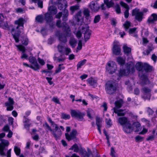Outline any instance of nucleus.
Listing matches in <instances>:
<instances>
[{
    "label": "nucleus",
    "mask_w": 157,
    "mask_h": 157,
    "mask_svg": "<svg viewBox=\"0 0 157 157\" xmlns=\"http://www.w3.org/2000/svg\"><path fill=\"white\" fill-rule=\"evenodd\" d=\"M104 2L108 8L113 7L114 5V3L112 0L110 1L109 0H104Z\"/></svg>",
    "instance_id": "a878e982"
},
{
    "label": "nucleus",
    "mask_w": 157,
    "mask_h": 157,
    "mask_svg": "<svg viewBox=\"0 0 157 157\" xmlns=\"http://www.w3.org/2000/svg\"><path fill=\"white\" fill-rule=\"evenodd\" d=\"M29 60L32 65H30V68L35 71H37L40 68V67L37 62L36 59L33 56H30Z\"/></svg>",
    "instance_id": "1a4fd4ad"
},
{
    "label": "nucleus",
    "mask_w": 157,
    "mask_h": 157,
    "mask_svg": "<svg viewBox=\"0 0 157 157\" xmlns=\"http://www.w3.org/2000/svg\"><path fill=\"white\" fill-rule=\"evenodd\" d=\"M58 49L59 52L63 53L64 52L65 48L64 46L59 44L58 46Z\"/></svg>",
    "instance_id": "79ce46f5"
},
{
    "label": "nucleus",
    "mask_w": 157,
    "mask_h": 157,
    "mask_svg": "<svg viewBox=\"0 0 157 157\" xmlns=\"http://www.w3.org/2000/svg\"><path fill=\"white\" fill-rule=\"evenodd\" d=\"M14 150L16 155L18 156L20 155L21 153V149L19 147L15 146L14 147Z\"/></svg>",
    "instance_id": "58836bf2"
},
{
    "label": "nucleus",
    "mask_w": 157,
    "mask_h": 157,
    "mask_svg": "<svg viewBox=\"0 0 157 157\" xmlns=\"http://www.w3.org/2000/svg\"><path fill=\"white\" fill-rule=\"evenodd\" d=\"M76 36L79 39L82 36V32L80 30L78 31L75 33Z\"/></svg>",
    "instance_id": "6e6d98bb"
},
{
    "label": "nucleus",
    "mask_w": 157,
    "mask_h": 157,
    "mask_svg": "<svg viewBox=\"0 0 157 157\" xmlns=\"http://www.w3.org/2000/svg\"><path fill=\"white\" fill-rule=\"evenodd\" d=\"M61 118L65 120L69 119L70 118V116L69 114L63 113L61 114Z\"/></svg>",
    "instance_id": "a19ab883"
},
{
    "label": "nucleus",
    "mask_w": 157,
    "mask_h": 157,
    "mask_svg": "<svg viewBox=\"0 0 157 157\" xmlns=\"http://www.w3.org/2000/svg\"><path fill=\"white\" fill-rule=\"evenodd\" d=\"M78 9L79 6L77 5L71 6L70 8V9L72 12V14H73L75 11L77 10Z\"/></svg>",
    "instance_id": "a18cd8bd"
},
{
    "label": "nucleus",
    "mask_w": 157,
    "mask_h": 157,
    "mask_svg": "<svg viewBox=\"0 0 157 157\" xmlns=\"http://www.w3.org/2000/svg\"><path fill=\"white\" fill-rule=\"evenodd\" d=\"M101 20L100 16L99 15L96 16L94 20V23H97L98 22Z\"/></svg>",
    "instance_id": "49530a36"
},
{
    "label": "nucleus",
    "mask_w": 157,
    "mask_h": 157,
    "mask_svg": "<svg viewBox=\"0 0 157 157\" xmlns=\"http://www.w3.org/2000/svg\"><path fill=\"white\" fill-rule=\"evenodd\" d=\"M48 10L51 14H56L57 12L56 8L53 6H50L48 8Z\"/></svg>",
    "instance_id": "cd10ccee"
},
{
    "label": "nucleus",
    "mask_w": 157,
    "mask_h": 157,
    "mask_svg": "<svg viewBox=\"0 0 157 157\" xmlns=\"http://www.w3.org/2000/svg\"><path fill=\"white\" fill-rule=\"evenodd\" d=\"M151 59L154 62H156L157 60V56L155 54H153L152 56Z\"/></svg>",
    "instance_id": "774afa93"
},
{
    "label": "nucleus",
    "mask_w": 157,
    "mask_h": 157,
    "mask_svg": "<svg viewBox=\"0 0 157 157\" xmlns=\"http://www.w3.org/2000/svg\"><path fill=\"white\" fill-rule=\"evenodd\" d=\"M77 134V131L75 129H73L70 133L69 135L68 133H66L65 134L66 139L70 141L76 138V136Z\"/></svg>",
    "instance_id": "ddd939ff"
},
{
    "label": "nucleus",
    "mask_w": 157,
    "mask_h": 157,
    "mask_svg": "<svg viewBox=\"0 0 157 157\" xmlns=\"http://www.w3.org/2000/svg\"><path fill=\"white\" fill-rule=\"evenodd\" d=\"M6 106H7L6 109V110L7 111H11L13 109V107L12 105H10Z\"/></svg>",
    "instance_id": "338daca9"
},
{
    "label": "nucleus",
    "mask_w": 157,
    "mask_h": 157,
    "mask_svg": "<svg viewBox=\"0 0 157 157\" xmlns=\"http://www.w3.org/2000/svg\"><path fill=\"white\" fill-rule=\"evenodd\" d=\"M2 131L7 132L9 131L10 130V128L9 126L6 124L4 126L2 129Z\"/></svg>",
    "instance_id": "4d7b16f0"
},
{
    "label": "nucleus",
    "mask_w": 157,
    "mask_h": 157,
    "mask_svg": "<svg viewBox=\"0 0 157 157\" xmlns=\"http://www.w3.org/2000/svg\"><path fill=\"white\" fill-rule=\"evenodd\" d=\"M81 13V12L79 11L75 15V18L77 22H79L82 19Z\"/></svg>",
    "instance_id": "f704fd0d"
},
{
    "label": "nucleus",
    "mask_w": 157,
    "mask_h": 157,
    "mask_svg": "<svg viewBox=\"0 0 157 157\" xmlns=\"http://www.w3.org/2000/svg\"><path fill=\"white\" fill-rule=\"evenodd\" d=\"M82 149L81 146L79 147L77 144H75L71 147L69 150H73L74 152H78L79 151L80 153V149Z\"/></svg>",
    "instance_id": "aec40b11"
},
{
    "label": "nucleus",
    "mask_w": 157,
    "mask_h": 157,
    "mask_svg": "<svg viewBox=\"0 0 157 157\" xmlns=\"http://www.w3.org/2000/svg\"><path fill=\"white\" fill-rule=\"evenodd\" d=\"M58 62H60L64 61L65 59V58L64 56H63V55H62L58 57Z\"/></svg>",
    "instance_id": "864d4df0"
},
{
    "label": "nucleus",
    "mask_w": 157,
    "mask_h": 157,
    "mask_svg": "<svg viewBox=\"0 0 157 157\" xmlns=\"http://www.w3.org/2000/svg\"><path fill=\"white\" fill-rule=\"evenodd\" d=\"M121 6H123L126 9H128V10L129 9V6H128V5L127 4H126L124 2H121Z\"/></svg>",
    "instance_id": "680f3d73"
},
{
    "label": "nucleus",
    "mask_w": 157,
    "mask_h": 157,
    "mask_svg": "<svg viewBox=\"0 0 157 157\" xmlns=\"http://www.w3.org/2000/svg\"><path fill=\"white\" fill-rule=\"evenodd\" d=\"M24 21V20L22 18H20L18 20L15 21L14 23L15 24L17 25V26L16 28L14 27L11 29V32H13L15 30L17 31L14 34H12L13 37L16 43H18L19 42V37L21 32L19 30L18 28L20 26L23 27Z\"/></svg>",
    "instance_id": "f03ea898"
},
{
    "label": "nucleus",
    "mask_w": 157,
    "mask_h": 157,
    "mask_svg": "<svg viewBox=\"0 0 157 157\" xmlns=\"http://www.w3.org/2000/svg\"><path fill=\"white\" fill-rule=\"evenodd\" d=\"M132 127L131 124L128 123L124 127L123 130L125 132L127 133H130L131 132V129L132 128Z\"/></svg>",
    "instance_id": "4be33fe9"
},
{
    "label": "nucleus",
    "mask_w": 157,
    "mask_h": 157,
    "mask_svg": "<svg viewBox=\"0 0 157 157\" xmlns=\"http://www.w3.org/2000/svg\"><path fill=\"white\" fill-rule=\"evenodd\" d=\"M106 70L110 74L114 73L117 69L116 63L113 61H110L108 63L106 66Z\"/></svg>",
    "instance_id": "9d476101"
},
{
    "label": "nucleus",
    "mask_w": 157,
    "mask_h": 157,
    "mask_svg": "<svg viewBox=\"0 0 157 157\" xmlns=\"http://www.w3.org/2000/svg\"><path fill=\"white\" fill-rule=\"evenodd\" d=\"M63 64H60L59 65L58 68L55 70L56 73H58L60 72L62 69H64L65 67L63 66H61Z\"/></svg>",
    "instance_id": "c03bdc74"
},
{
    "label": "nucleus",
    "mask_w": 157,
    "mask_h": 157,
    "mask_svg": "<svg viewBox=\"0 0 157 157\" xmlns=\"http://www.w3.org/2000/svg\"><path fill=\"white\" fill-rule=\"evenodd\" d=\"M101 120L99 117H97L96 119V124L98 127V129L100 133L101 134V132L100 128L101 127Z\"/></svg>",
    "instance_id": "412c9836"
},
{
    "label": "nucleus",
    "mask_w": 157,
    "mask_h": 157,
    "mask_svg": "<svg viewBox=\"0 0 157 157\" xmlns=\"http://www.w3.org/2000/svg\"><path fill=\"white\" fill-rule=\"evenodd\" d=\"M44 19L46 20L47 23H48L52 21V17L51 14L47 13L44 14Z\"/></svg>",
    "instance_id": "5701e85b"
},
{
    "label": "nucleus",
    "mask_w": 157,
    "mask_h": 157,
    "mask_svg": "<svg viewBox=\"0 0 157 157\" xmlns=\"http://www.w3.org/2000/svg\"><path fill=\"white\" fill-rule=\"evenodd\" d=\"M152 67L148 64L144 63L143 64V69L146 72H150L151 71Z\"/></svg>",
    "instance_id": "393cba45"
},
{
    "label": "nucleus",
    "mask_w": 157,
    "mask_h": 157,
    "mask_svg": "<svg viewBox=\"0 0 157 157\" xmlns=\"http://www.w3.org/2000/svg\"><path fill=\"white\" fill-rule=\"evenodd\" d=\"M23 118L24 119L23 122L24 124V128L27 129L29 130V128L31 124L30 122V120L26 117L25 116H24Z\"/></svg>",
    "instance_id": "a211bd4d"
},
{
    "label": "nucleus",
    "mask_w": 157,
    "mask_h": 157,
    "mask_svg": "<svg viewBox=\"0 0 157 157\" xmlns=\"http://www.w3.org/2000/svg\"><path fill=\"white\" fill-rule=\"evenodd\" d=\"M82 41L81 40H80L78 41V46L77 48V49L78 50H80L82 49Z\"/></svg>",
    "instance_id": "5fc2aeb1"
},
{
    "label": "nucleus",
    "mask_w": 157,
    "mask_h": 157,
    "mask_svg": "<svg viewBox=\"0 0 157 157\" xmlns=\"http://www.w3.org/2000/svg\"><path fill=\"white\" fill-rule=\"evenodd\" d=\"M115 104L116 107L119 109L122 106V103L120 101H117L115 102Z\"/></svg>",
    "instance_id": "de8ad7c7"
},
{
    "label": "nucleus",
    "mask_w": 157,
    "mask_h": 157,
    "mask_svg": "<svg viewBox=\"0 0 157 157\" xmlns=\"http://www.w3.org/2000/svg\"><path fill=\"white\" fill-rule=\"evenodd\" d=\"M80 153L81 154L82 157H89L92 154L91 150L89 148L87 149V152L85 149H80Z\"/></svg>",
    "instance_id": "f3484780"
},
{
    "label": "nucleus",
    "mask_w": 157,
    "mask_h": 157,
    "mask_svg": "<svg viewBox=\"0 0 157 157\" xmlns=\"http://www.w3.org/2000/svg\"><path fill=\"white\" fill-rule=\"evenodd\" d=\"M136 29V28H130L129 29L128 31L129 34H131L135 33Z\"/></svg>",
    "instance_id": "13d9d810"
},
{
    "label": "nucleus",
    "mask_w": 157,
    "mask_h": 157,
    "mask_svg": "<svg viewBox=\"0 0 157 157\" xmlns=\"http://www.w3.org/2000/svg\"><path fill=\"white\" fill-rule=\"evenodd\" d=\"M116 89L117 86L114 82H108L105 85V90L107 94H113L116 91Z\"/></svg>",
    "instance_id": "39448f33"
},
{
    "label": "nucleus",
    "mask_w": 157,
    "mask_h": 157,
    "mask_svg": "<svg viewBox=\"0 0 157 157\" xmlns=\"http://www.w3.org/2000/svg\"><path fill=\"white\" fill-rule=\"evenodd\" d=\"M44 19V18L42 15H37L35 18L36 21L40 23H42Z\"/></svg>",
    "instance_id": "c85d7f7f"
},
{
    "label": "nucleus",
    "mask_w": 157,
    "mask_h": 157,
    "mask_svg": "<svg viewBox=\"0 0 157 157\" xmlns=\"http://www.w3.org/2000/svg\"><path fill=\"white\" fill-rule=\"evenodd\" d=\"M142 90L144 92V93L148 95L149 96H150V92L151 90L147 87H144L142 89Z\"/></svg>",
    "instance_id": "473e14b6"
},
{
    "label": "nucleus",
    "mask_w": 157,
    "mask_h": 157,
    "mask_svg": "<svg viewBox=\"0 0 157 157\" xmlns=\"http://www.w3.org/2000/svg\"><path fill=\"white\" fill-rule=\"evenodd\" d=\"M43 126L46 129L48 130L51 131H52V129L51 127L49 126L48 124L46 122L43 125Z\"/></svg>",
    "instance_id": "603ef678"
},
{
    "label": "nucleus",
    "mask_w": 157,
    "mask_h": 157,
    "mask_svg": "<svg viewBox=\"0 0 157 157\" xmlns=\"http://www.w3.org/2000/svg\"><path fill=\"white\" fill-rule=\"evenodd\" d=\"M110 155L112 157H117V156L116 154L115 151L113 147H111Z\"/></svg>",
    "instance_id": "09e8293b"
},
{
    "label": "nucleus",
    "mask_w": 157,
    "mask_h": 157,
    "mask_svg": "<svg viewBox=\"0 0 157 157\" xmlns=\"http://www.w3.org/2000/svg\"><path fill=\"white\" fill-rule=\"evenodd\" d=\"M132 15L135 16V19L139 22L142 21L143 19V13L140 11V10L137 8L132 11Z\"/></svg>",
    "instance_id": "6e6552de"
},
{
    "label": "nucleus",
    "mask_w": 157,
    "mask_h": 157,
    "mask_svg": "<svg viewBox=\"0 0 157 157\" xmlns=\"http://www.w3.org/2000/svg\"><path fill=\"white\" fill-rule=\"evenodd\" d=\"M123 49L124 52L126 54L128 55L131 52V49L126 46H124Z\"/></svg>",
    "instance_id": "72a5a7b5"
},
{
    "label": "nucleus",
    "mask_w": 157,
    "mask_h": 157,
    "mask_svg": "<svg viewBox=\"0 0 157 157\" xmlns=\"http://www.w3.org/2000/svg\"><path fill=\"white\" fill-rule=\"evenodd\" d=\"M32 1L35 3H37L38 7L41 8H42L43 7V1L41 0H32Z\"/></svg>",
    "instance_id": "2f4dec72"
},
{
    "label": "nucleus",
    "mask_w": 157,
    "mask_h": 157,
    "mask_svg": "<svg viewBox=\"0 0 157 157\" xmlns=\"http://www.w3.org/2000/svg\"><path fill=\"white\" fill-rule=\"evenodd\" d=\"M143 139V138L139 136H137L135 137L136 140L137 142L141 141Z\"/></svg>",
    "instance_id": "052dcab7"
},
{
    "label": "nucleus",
    "mask_w": 157,
    "mask_h": 157,
    "mask_svg": "<svg viewBox=\"0 0 157 157\" xmlns=\"http://www.w3.org/2000/svg\"><path fill=\"white\" fill-rule=\"evenodd\" d=\"M65 54L66 55H68L69 53L71 52V49L68 48H65Z\"/></svg>",
    "instance_id": "bf43d9fd"
},
{
    "label": "nucleus",
    "mask_w": 157,
    "mask_h": 157,
    "mask_svg": "<svg viewBox=\"0 0 157 157\" xmlns=\"http://www.w3.org/2000/svg\"><path fill=\"white\" fill-rule=\"evenodd\" d=\"M48 121L51 124V125L52 127L54 128V129H52V131L54 136L56 139L59 138L62 135L61 130L58 127V125L52 121L50 118H48Z\"/></svg>",
    "instance_id": "20e7f679"
},
{
    "label": "nucleus",
    "mask_w": 157,
    "mask_h": 157,
    "mask_svg": "<svg viewBox=\"0 0 157 157\" xmlns=\"http://www.w3.org/2000/svg\"><path fill=\"white\" fill-rule=\"evenodd\" d=\"M118 122L121 125H123L125 124H127V123H129V121H128L127 118L125 117H122L119 118L118 119Z\"/></svg>",
    "instance_id": "6ab92c4d"
},
{
    "label": "nucleus",
    "mask_w": 157,
    "mask_h": 157,
    "mask_svg": "<svg viewBox=\"0 0 157 157\" xmlns=\"http://www.w3.org/2000/svg\"><path fill=\"white\" fill-rule=\"evenodd\" d=\"M82 32L84 35V39L85 42H86L90 38L91 34V31L90 30L89 27H82Z\"/></svg>",
    "instance_id": "9b49d317"
},
{
    "label": "nucleus",
    "mask_w": 157,
    "mask_h": 157,
    "mask_svg": "<svg viewBox=\"0 0 157 157\" xmlns=\"http://www.w3.org/2000/svg\"><path fill=\"white\" fill-rule=\"evenodd\" d=\"M16 46L18 48L19 50L20 51H21L23 53L25 52V48L22 45H16Z\"/></svg>",
    "instance_id": "37998d69"
},
{
    "label": "nucleus",
    "mask_w": 157,
    "mask_h": 157,
    "mask_svg": "<svg viewBox=\"0 0 157 157\" xmlns=\"http://www.w3.org/2000/svg\"><path fill=\"white\" fill-rule=\"evenodd\" d=\"M68 13L67 10L65 9L63 11V20L66 21L67 20V17L68 16Z\"/></svg>",
    "instance_id": "c9c22d12"
},
{
    "label": "nucleus",
    "mask_w": 157,
    "mask_h": 157,
    "mask_svg": "<svg viewBox=\"0 0 157 157\" xmlns=\"http://www.w3.org/2000/svg\"><path fill=\"white\" fill-rule=\"evenodd\" d=\"M128 10H129L126 9L124 12V16L125 18H127L128 17L129 14Z\"/></svg>",
    "instance_id": "e2e57ef3"
},
{
    "label": "nucleus",
    "mask_w": 157,
    "mask_h": 157,
    "mask_svg": "<svg viewBox=\"0 0 157 157\" xmlns=\"http://www.w3.org/2000/svg\"><path fill=\"white\" fill-rule=\"evenodd\" d=\"M77 41L74 38H71L69 41V43L72 48H74L76 46Z\"/></svg>",
    "instance_id": "7c9ffc66"
},
{
    "label": "nucleus",
    "mask_w": 157,
    "mask_h": 157,
    "mask_svg": "<svg viewBox=\"0 0 157 157\" xmlns=\"http://www.w3.org/2000/svg\"><path fill=\"white\" fill-rule=\"evenodd\" d=\"M13 118L12 117H9L8 118V121L10 124L12 125L13 124Z\"/></svg>",
    "instance_id": "0e129e2a"
},
{
    "label": "nucleus",
    "mask_w": 157,
    "mask_h": 157,
    "mask_svg": "<svg viewBox=\"0 0 157 157\" xmlns=\"http://www.w3.org/2000/svg\"><path fill=\"white\" fill-rule=\"evenodd\" d=\"M86 60L84 59L82 61L79 62L77 65V69L80 68L81 67L84 65L86 62Z\"/></svg>",
    "instance_id": "c756f323"
},
{
    "label": "nucleus",
    "mask_w": 157,
    "mask_h": 157,
    "mask_svg": "<svg viewBox=\"0 0 157 157\" xmlns=\"http://www.w3.org/2000/svg\"><path fill=\"white\" fill-rule=\"evenodd\" d=\"M88 81L90 85L92 86H95L97 83L96 81L93 78H89Z\"/></svg>",
    "instance_id": "e433bc0d"
},
{
    "label": "nucleus",
    "mask_w": 157,
    "mask_h": 157,
    "mask_svg": "<svg viewBox=\"0 0 157 157\" xmlns=\"http://www.w3.org/2000/svg\"><path fill=\"white\" fill-rule=\"evenodd\" d=\"M113 53L115 55H119L121 52L120 46L117 44H114L112 49Z\"/></svg>",
    "instance_id": "2eb2a0df"
},
{
    "label": "nucleus",
    "mask_w": 157,
    "mask_h": 157,
    "mask_svg": "<svg viewBox=\"0 0 157 157\" xmlns=\"http://www.w3.org/2000/svg\"><path fill=\"white\" fill-rule=\"evenodd\" d=\"M56 25L59 28H62L63 30L65 32H67L70 31V27L65 22L61 24V21L60 20L57 21Z\"/></svg>",
    "instance_id": "f8f14e48"
},
{
    "label": "nucleus",
    "mask_w": 157,
    "mask_h": 157,
    "mask_svg": "<svg viewBox=\"0 0 157 157\" xmlns=\"http://www.w3.org/2000/svg\"><path fill=\"white\" fill-rule=\"evenodd\" d=\"M143 64L140 62L136 64V70L140 72L139 76L141 80L142 84L143 85H146L149 83V81L146 75L141 73L143 69Z\"/></svg>",
    "instance_id": "7ed1b4c3"
},
{
    "label": "nucleus",
    "mask_w": 157,
    "mask_h": 157,
    "mask_svg": "<svg viewBox=\"0 0 157 157\" xmlns=\"http://www.w3.org/2000/svg\"><path fill=\"white\" fill-rule=\"evenodd\" d=\"M123 25L125 29L127 30L131 26V23L129 21H125V23Z\"/></svg>",
    "instance_id": "8fccbe9b"
},
{
    "label": "nucleus",
    "mask_w": 157,
    "mask_h": 157,
    "mask_svg": "<svg viewBox=\"0 0 157 157\" xmlns=\"http://www.w3.org/2000/svg\"><path fill=\"white\" fill-rule=\"evenodd\" d=\"M90 7L91 10L94 12L98 11L100 8L98 3L93 1H92L90 2Z\"/></svg>",
    "instance_id": "dca6fc26"
},
{
    "label": "nucleus",
    "mask_w": 157,
    "mask_h": 157,
    "mask_svg": "<svg viewBox=\"0 0 157 157\" xmlns=\"http://www.w3.org/2000/svg\"><path fill=\"white\" fill-rule=\"evenodd\" d=\"M117 61L118 64L120 65L119 72L120 75H127L130 72L133 73L134 71V66L128 63L125 65L124 69L123 68L125 61L121 57H118L117 58Z\"/></svg>",
    "instance_id": "f257e3e1"
},
{
    "label": "nucleus",
    "mask_w": 157,
    "mask_h": 157,
    "mask_svg": "<svg viewBox=\"0 0 157 157\" xmlns=\"http://www.w3.org/2000/svg\"><path fill=\"white\" fill-rule=\"evenodd\" d=\"M133 128L136 129L135 132H138L141 128V126L140 123L138 122H134L133 123Z\"/></svg>",
    "instance_id": "b1692460"
},
{
    "label": "nucleus",
    "mask_w": 157,
    "mask_h": 157,
    "mask_svg": "<svg viewBox=\"0 0 157 157\" xmlns=\"http://www.w3.org/2000/svg\"><path fill=\"white\" fill-rule=\"evenodd\" d=\"M115 11L117 14H120L121 13V10L120 6L117 4L115 7Z\"/></svg>",
    "instance_id": "3c124183"
},
{
    "label": "nucleus",
    "mask_w": 157,
    "mask_h": 157,
    "mask_svg": "<svg viewBox=\"0 0 157 157\" xmlns=\"http://www.w3.org/2000/svg\"><path fill=\"white\" fill-rule=\"evenodd\" d=\"M114 112L115 113L117 114V115L118 116H124V113H122L123 111V109H119L118 110L115 107L113 108Z\"/></svg>",
    "instance_id": "bb28decb"
},
{
    "label": "nucleus",
    "mask_w": 157,
    "mask_h": 157,
    "mask_svg": "<svg viewBox=\"0 0 157 157\" xmlns=\"http://www.w3.org/2000/svg\"><path fill=\"white\" fill-rule=\"evenodd\" d=\"M5 136V134L4 133H2L0 134V139L1 143H0V154L2 156L5 155V154L4 152L6 147L8 146L9 145V142L7 140L2 139Z\"/></svg>",
    "instance_id": "423d86ee"
},
{
    "label": "nucleus",
    "mask_w": 157,
    "mask_h": 157,
    "mask_svg": "<svg viewBox=\"0 0 157 157\" xmlns=\"http://www.w3.org/2000/svg\"><path fill=\"white\" fill-rule=\"evenodd\" d=\"M8 100L9 102H7L5 103V106H9L10 105H13L14 104V102L12 98H9L8 99Z\"/></svg>",
    "instance_id": "4c0bfd02"
},
{
    "label": "nucleus",
    "mask_w": 157,
    "mask_h": 157,
    "mask_svg": "<svg viewBox=\"0 0 157 157\" xmlns=\"http://www.w3.org/2000/svg\"><path fill=\"white\" fill-rule=\"evenodd\" d=\"M71 114L72 117H74L77 119L79 121H82L83 119L84 116L85 115V114L81 112L78 110H71Z\"/></svg>",
    "instance_id": "0eeeda50"
},
{
    "label": "nucleus",
    "mask_w": 157,
    "mask_h": 157,
    "mask_svg": "<svg viewBox=\"0 0 157 157\" xmlns=\"http://www.w3.org/2000/svg\"><path fill=\"white\" fill-rule=\"evenodd\" d=\"M65 33H60L59 34L58 37L59 40L65 43L67 41V36H68V34L70 32V29L69 31L65 32Z\"/></svg>",
    "instance_id": "4468645a"
},
{
    "label": "nucleus",
    "mask_w": 157,
    "mask_h": 157,
    "mask_svg": "<svg viewBox=\"0 0 157 157\" xmlns=\"http://www.w3.org/2000/svg\"><path fill=\"white\" fill-rule=\"evenodd\" d=\"M46 79L47 80L48 82L49 83L50 85H51L53 84V82L51 81V80L52 79V78H49L47 77L46 78Z\"/></svg>",
    "instance_id": "69168bd1"
},
{
    "label": "nucleus",
    "mask_w": 157,
    "mask_h": 157,
    "mask_svg": "<svg viewBox=\"0 0 157 157\" xmlns=\"http://www.w3.org/2000/svg\"><path fill=\"white\" fill-rule=\"evenodd\" d=\"M83 13L86 19H88L90 16V11L88 9H85L83 11Z\"/></svg>",
    "instance_id": "ea45409f"
}]
</instances>
